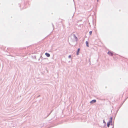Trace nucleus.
Masks as SVG:
<instances>
[{
    "label": "nucleus",
    "mask_w": 128,
    "mask_h": 128,
    "mask_svg": "<svg viewBox=\"0 0 128 128\" xmlns=\"http://www.w3.org/2000/svg\"><path fill=\"white\" fill-rule=\"evenodd\" d=\"M78 38L74 34H73L71 35L70 37V40L72 42H76L77 41Z\"/></svg>",
    "instance_id": "1"
},
{
    "label": "nucleus",
    "mask_w": 128,
    "mask_h": 128,
    "mask_svg": "<svg viewBox=\"0 0 128 128\" xmlns=\"http://www.w3.org/2000/svg\"><path fill=\"white\" fill-rule=\"evenodd\" d=\"M96 100H93L91 101L90 102V103L91 104H92L96 102Z\"/></svg>",
    "instance_id": "2"
},
{
    "label": "nucleus",
    "mask_w": 128,
    "mask_h": 128,
    "mask_svg": "<svg viewBox=\"0 0 128 128\" xmlns=\"http://www.w3.org/2000/svg\"><path fill=\"white\" fill-rule=\"evenodd\" d=\"M108 54L112 56V53L111 52H108Z\"/></svg>",
    "instance_id": "3"
},
{
    "label": "nucleus",
    "mask_w": 128,
    "mask_h": 128,
    "mask_svg": "<svg viewBox=\"0 0 128 128\" xmlns=\"http://www.w3.org/2000/svg\"><path fill=\"white\" fill-rule=\"evenodd\" d=\"M45 54L46 55V56L48 57H50V54L48 53H45Z\"/></svg>",
    "instance_id": "4"
},
{
    "label": "nucleus",
    "mask_w": 128,
    "mask_h": 128,
    "mask_svg": "<svg viewBox=\"0 0 128 128\" xmlns=\"http://www.w3.org/2000/svg\"><path fill=\"white\" fill-rule=\"evenodd\" d=\"M112 117H110V120L109 121L110 122H112Z\"/></svg>",
    "instance_id": "5"
},
{
    "label": "nucleus",
    "mask_w": 128,
    "mask_h": 128,
    "mask_svg": "<svg viewBox=\"0 0 128 128\" xmlns=\"http://www.w3.org/2000/svg\"><path fill=\"white\" fill-rule=\"evenodd\" d=\"M111 122H110V121H109L107 123V126L108 127H109L110 125V123H111Z\"/></svg>",
    "instance_id": "6"
},
{
    "label": "nucleus",
    "mask_w": 128,
    "mask_h": 128,
    "mask_svg": "<svg viewBox=\"0 0 128 128\" xmlns=\"http://www.w3.org/2000/svg\"><path fill=\"white\" fill-rule=\"evenodd\" d=\"M80 48H78V51H77V53H76V55H78V52L80 51Z\"/></svg>",
    "instance_id": "7"
},
{
    "label": "nucleus",
    "mask_w": 128,
    "mask_h": 128,
    "mask_svg": "<svg viewBox=\"0 0 128 128\" xmlns=\"http://www.w3.org/2000/svg\"><path fill=\"white\" fill-rule=\"evenodd\" d=\"M88 42L87 41L86 42V46L87 47L89 46L88 45Z\"/></svg>",
    "instance_id": "8"
},
{
    "label": "nucleus",
    "mask_w": 128,
    "mask_h": 128,
    "mask_svg": "<svg viewBox=\"0 0 128 128\" xmlns=\"http://www.w3.org/2000/svg\"><path fill=\"white\" fill-rule=\"evenodd\" d=\"M92 33V31H90L89 32V34H91Z\"/></svg>",
    "instance_id": "9"
},
{
    "label": "nucleus",
    "mask_w": 128,
    "mask_h": 128,
    "mask_svg": "<svg viewBox=\"0 0 128 128\" xmlns=\"http://www.w3.org/2000/svg\"><path fill=\"white\" fill-rule=\"evenodd\" d=\"M71 56L70 55H69L68 56V58H71Z\"/></svg>",
    "instance_id": "10"
},
{
    "label": "nucleus",
    "mask_w": 128,
    "mask_h": 128,
    "mask_svg": "<svg viewBox=\"0 0 128 128\" xmlns=\"http://www.w3.org/2000/svg\"><path fill=\"white\" fill-rule=\"evenodd\" d=\"M103 122H104V123H105V121H104V120H103Z\"/></svg>",
    "instance_id": "11"
},
{
    "label": "nucleus",
    "mask_w": 128,
    "mask_h": 128,
    "mask_svg": "<svg viewBox=\"0 0 128 128\" xmlns=\"http://www.w3.org/2000/svg\"><path fill=\"white\" fill-rule=\"evenodd\" d=\"M97 0L98 1V0Z\"/></svg>",
    "instance_id": "12"
}]
</instances>
